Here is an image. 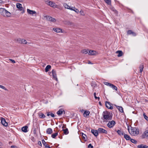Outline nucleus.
I'll return each mask as SVG.
<instances>
[{"mask_svg": "<svg viewBox=\"0 0 148 148\" xmlns=\"http://www.w3.org/2000/svg\"><path fill=\"white\" fill-rule=\"evenodd\" d=\"M112 113L109 111H103L102 114V117L101 119L103 122H108L109 120H111L112 117Z\"/></svg>", "mask_w": 148, "mask_h": 148, "instance_id": "f257e3e1", "label": "nucleus"}, {"mask_svg": "<svg viewBox=\"0 0 148 148\" xmlns=\"http://www.w3.org/2000/svg\"><path fill=\"white\" fill-rule=\"evenodd\" d=\"M44 1L46 4L51 7L54 8H57L60 10H61L62 9V7L60 6V5H56L53 1L49 0H44Z\"/></svg>", "mask_w": 148, "mask_h": 148, "instance_id": "f03ea898", "label": "nucleus"}, {"mask_svg": "<svg viewBox=\"0 0 148 148\" xmlns=\"http://www.w3.org/2000/svg\"><path fill=\"white\" fill-rule=\"evenodd\" d=\"M131 130H130L128 127L127 130L130 134L132 136H137L139 134V129L137 127H131Z\"/></svg>", "mask_w": 148, "mask_h": 148, "instance_id": "7ed1b4c3", "label": "nucleus"}, {"mask_svg": "<svg viewBox=\"0 0 148 148\" xmlns=\"http://www.w3.org/2000/svg\"><path fill=\"white\" fill-rule=\"evenodd\" d=\"M0 13L5 17H9L11 16V13L4 8H0Z\"/></svg>", "mask_w": 148, "mask_h": 148, "instance_id": "20e7f679", "label": "nucleus"}, {"mask_svg": "<svg viewBox=\"0 0 148 148\" xmlns=\"http://www.w3.org/2000/svg\"><path fill=\"white\" fill-rule=\"evenodd\" d=\"M108 122L107 125L109 128H113L116 124L115 121L114 120H109Z\"/></svg>", "mask_w": 148, "mask_h": 148, "instance_id": "39448f33", "label": "nucleus"}, {"mask_svg": "<svg viewBox=\"0 0 148 148\" xmlns=\"http://www.w3.org/2000/svg\"><path fill=\"white\" fill-rule=\"evenodd\" d=\"M106 106L107 108L110 110L113 109V106L112 104L109 102L106 101L105 102Z\"/></svg>", "mask_w": 148, "mask_h": 148, "instance_id": "423d86ee", "label": "nucleus"}, {"mask_svg": "<svg viewBox=\"0 0 148 148\" xmlns=\"http://www.w3.org/2000/svg\"><path fill=\"white\" fill-rule=\"evenodd\" d=\"M16 6L19 10L22 11V13H24L25 11L23 10V8L22 7L21 4L19 3H17L16 5Z\"/></svg>", "mask_w": 148, "mask_h": 148, "instance_id": "0eeeda50", "label": "nucleus"}, {"mask_svg": "<svg viewBox=\"0 0 148 148\" xmlns=\"http://www.w3.org/2000/svg\"><path fill=\"white\" fill-rule=\"evenodd\" d=\"M98 133L99 134H107L108 132L107 131L103 128H99L98 129Z\"/></svg>", "mask_w": 148, "mask_h": 148, "instance_id": "6e6552de", "label": "nucleus"}, {"mask_svg": "<svg viewBox=\"0 0 148 148\" xmlns=\"http://www.w3.org/2000/svg\"><path fill=\"white\" fill-rule=\"evenodd\" d=\"M51 72L53 78L56 81H58V79L57 77V75L56 71L54 69H53Z\"/></svg>", "mask_w": 148, "mask_h": 148, "instance_id": "1a4fd4ad", "label": "nucleus"}, {"mask_svg": "<svg viewBox=\"0 0 148 148\" xmlns=\"http://www.w3.org/2000/svg\"><path fill=\"white\" fill-rule=\"evenodd\" d=\"M45 17L46 18V19L48 21H50L52 22H55L56 21V20L55 18L51 16H46Z\"/></svg>", "mask_w": 148, "mask_h": 148, "instance_id": "9d476101", "label": "nucleus"}, {"mask_svg": "<svg viewBox=\"0 0 148 148\" xmlns=\"http://www.w3.org/2000/svg\"><path fill=\"white\" fill-rule=\"evenodd\" d=\"M1 123L4 126L6 127L8 125V123L6 122L4 118H2L1 119Z\"/></svg>", "mask_w": 148, "mask_h": 148, "instance_id": "9b49d317", "label": "nucleus"}, {"mask_svg": "<svg viewBox=\"0 0 148 148\" xmlns=\"http://www.w3.org/2000/svg\"><path fill=\"white\" fill-rule=\"evenodd\" d=\"M92 133L95 136H97L98 135L99 133L98 130H92L91 131Z\"/></svg>", "mask_w": 148, "mask_h": 148, "instance_id": "f8f14e48", "label": "nucleus"}, {"mask_svg": "<svg viewBox=\"0 0 148 148\" xmlns=\"http://www.w3.org/2000/svg\"><path fill=\"white\" fill-rule=\"evenodd\" d=\"M27 11L28 14L32 15H34V14H36V13L35 11L31 10L28 9H27Z\"/></svg>", "mask_w": 148, "mask_h": 148, "instance_id": "ddd939ff", "label": "nucleus"}, {"mask_svg": "<svg viewBox=\"0 0 148 148\" xmlns=\"http://www.w3.org/2000/svg\"><path fill=\"white\" fill-rule=\"evenodd\" d=\"M145 136L148 137V130L146 131L142 135V137L143 138H145Z\"/></svg>", "mask_w": 148, "mask_h": 148, "instance_id": "4468645a", "label": "nucleus"}, {"mask_svg": "<svg viewBox=\"0 0 148 148\" xmlns=\"http://www.w3.org/2000/svg\"><path fill=\"white\" fill-rule=\"evenodd\" d=\"M53 30L54 32H56L57 33H60L62 32V30L60 28H53Z\"/></svg>", "mask_w": 148, "mask_h": 148, "instance_id": "2eb2a0df", "label": "nucleus"}, {"mask_svg": "<svg viewBox=\"0 0 148 148\" xmlns=\"http://www.w3.org/2000/svg\"><path fill=\"white\" fill-rule=\"evenodd\" d=\"M27 128L28 127L25 126L22 127L21 130L23 132L26 133L28 132Z\"/></svg>", "mask_w": 148, "mask_h": 148, "instance_id": "dca6fc26", "label": "nucleus"}, {"mask_svg": "<svg viewBox=\"0 0 148 148\" xmlns=\"http://www.w3.org/2000/svg\"><path fill=\"white\" fill-rule=\"evenodd\" d=\"M137 147L140 148H148V146L146 145L141 144L138 145Z\"/></svg>", "mask_w": 148, "mask_h": 148, "instance_id": "f3484780", "label": "nucleus"}, {"mask_svg": "<svg viewBox=\"0 0 148 148\" xmlns=\"http://www.w3.org/2000/svg\"><path fill=\"white\" fill-rule=\"evenodd\" d=\"M52 130L50 128H48L46 130V133L48 134H51L52 133Z\"/></svg>", "mask_w": 148, "mask_h": 148, "instance_id": "a211bd4d", "label": "nucleus"}, {"mask_svg": "<svg viewBox=\"0 0 148 148\" xmlns=\"http://www.w3.org/2000/svg\"><path fill=\"white\" fill-rule=\"evenodd\" d=\"M90 113V112L88 110H86L84 112V116L85 117H86Z\"/></svg>", "mask_w": 148, "mask_h": 148, "instance_id": "6ab92c4d", "label": "nucleus"}, {"mask_svg": "<svg viewBox=\"0 0 148 148\" xmlns=\"http://www.w3.org/2000/svg\"><path fill=\"white\" fill-rule=\"evenodd\" d=\"M96 51L92 50H89L88 52V54L90 55H94L95 54Z\"/></svg>", "mask_w": 148, "mask_h": 148, "instance_id": "aec40b11", "label": "nucleus"}, {"mask_svg": "<svg viewBox=\"0 0 148 148\" xmlns=\"http://www.w3.org/2000/svg\"><path fill=\"white\" fill-rule=\"evenodd\" d=\"M116 108L119 110V111L121 112H123V108L121 106H116Z\"/></svg>", "mask_w": 148, "mask_h": 148, "instance_id": "412c9836", "label": "nucleus"}, {"mask_svg": "<svg viewBox=\"0 0 148 148\" xmlns=\"http://www.w3.org/2000/svg\"><path fill=\"white\" fill-rule=\"evenodd\" d=\"M124 137L126 140H129L131 139V138L130 136L128 135L125 134L124 135Z\"/></svg>", "mask_w": 148, "mask_h": 148, "instance_id": "4be33fe9", "label": "nucleus"}, {"mask_svg": "<svg viewBox=\"0 0 148 148\" xmlns=\"http://www.w3.org/2000/svg\"><path fill=\"white\" fill-rule=\"evenodd\" d=\"M63 110L62 109H60L57 112V114L58 115H60L63 113Z\"/></svg>", "mask_w": 148, "mask_h": 148, "instance_id": "5701e85b", "label": "nucleus"}, {"mask_svg": "<svg viewBox=\"0 0 148 148\" xmlns=\"http://www.w3.org/2000/svg\"><path fill=\"white\" fill-rule=\"evenodd\" d=\"M116 53H118L117 56L119 57L122 56L123 55V52L121 51H118Z\"/></svg>", "mask_w": 148, "mask_h": 148, "instance_id": "b1692460", "label": "nucleus"}, {"mask_svg": "<svg viewBox=\"0 0 148 148\" xmlns=\"http://www.w3.org/2000/svg\"><path fill=\"white\" fill-rule=\"evenodd\" d=\"M117 132L118 134L120 136L123 135H124V133L123 132H122L120 130H118L117 131Z\"/></svg>", "mask_w": 148, "mask_h": 148, "instance_id": "393cba45", "label": "nucleus"}, {"mask_svg": "<svg viewBox=\"0 0 148 148\" xmlns=\"http://www.w3.org/2000/svg\"><path fill=\"white\" fill-rule=\"evenodd\" d=\"M62 131H63L64 134L66 135L68 134L69 133L68 129L67 128L65 129H63Z\"/></svg>", "mask_w": 148, "mask_h": 148, "instance_id": "a878e982", "label": "nucleus"}, {"mask_svg": "<svg viewBox=\"0 0 148 148\" xmlns=\"http://www.w3.org/2000/svg\"><path fill=\"white\" fill-rule=\"evenodd\" d=\"M51 66L50 65H47L45 68V71L47 72L49 71V69H51Z\"/></svg>", "mask_w": 148, "mask_h": 148, "instance_id": "bb28decb", "label": "nucleus"}, {"mask_svg": "<svg viewBox=\"0 0 148 148\" xmlns=\"http://www.w3.org/2000/svg\"><path fill=\"white\" fill-rule=\"evenodd\" d=\"M39 117L42 119H44L45 118V115L42 113H39Z\"/></svg>", "mask_w": 148, "mask_h": 148, "instance_id": "cd10ccee", "label": "nucleus"}, {"mask_svg": "<svg viewBox=\"0 0 148 148\" xmlns=\"http://www.w3.org/2000/svg\"><path fill=\"white\" fill-rule=\"evenodd\" d=\"M88 50H87L86 49H84L81 51V52L83 54H86L87 53H88Z\"/></svg>", "mask_w": 148, "mask_h": 148, "instance_id": "c85d7f7f", "label": "nucleus"}, {"mask_svg": "<svg viewBox=\"0 0 148 148\" xmlns=\"http://www.w3.org/2000/svg\"><path fill=\"white\" fill-rule=\"evenodd\" d=\"M82 136L83 139L85 141H86L87 140V137L86 136L85 134L82 133Z\"/></svg>", "mask_w": 148, "mask_h": 148, "instance_id": "c756f323", "label": "nucleus"}, {"mask_svg": "<svg viewBox=\"0 0 148 148\" xmlns=\"http://www.w3.org/2000/svg\"><path fill=\"white\" fill-rule=\"evenodd\" d=\"M104 1L108 5H111V0H104Z\"/></svg>", "mask_w": 148, "mask_h": 148, "instance_id": "7c9ffc66", "label": "nucleus"}, {"mask_svg": "<svg viewBox=\"0 0 148 148\" xmlns=\"http://www.w3.org/2000/svg\"><path fill=\"white\" fill-rule=\"evenodd\" d=\"M144 67H143V64H141L140 65L139 68H140V73H142L143 71V69Z\"/></svg>", "mask_w": 148, "mask_h": 148, "instance_id": "2f4dec72", "label": "nucleus"}, {"mask_svg": "<svg viewBox=\"0 0 148 148\" xmlns=\"http://www.w3.org/2000/svg\"><path fill=\"white\" fill-rule=\"evenodd\" d=\"M21 43L23 44H27V42L26 40L25 39H22L20 40Z\"/></svg>", "mask_w": 148, "mask_h": 148, "instance_id": "473e14b6", "label": "nucleus"}, {"mask_svg": "<svg viewBox=\"0 0 148 148\" xmlns=\"http://www.w3.org/2000/svg\"><path fill=\"white\" fill-rule=\"evenodd\" d=\"M63 6L65 8H67L69 9L70 8V6L67 4L66 3H64L63 4Z\"/></svg>", "mask_w": 148, "mask_h": 148, "instance_id": "72a5a7b5", "label": "nucleus"}, {"mask_svg": "<svg viewBox=\"0 0 148 148\" xmlns=\"http://www.w3.org/2000/svg\"><path fill=\"white\" fill-rule=\"evenodd\" d=\"M58 135V132H56L54 134H53L51 135V137L53 138H55L56 136Z\"/></svg>", "mask_w": 148, "mask_h": 148, "instance_id": "f704fd0d", "label": "nucleus"}, {"mask_svg": "<svg viewBox=\"0 0 148 148\" xmlns=\"http://www.w3.org/2000/svg\"><path fill=\"white\" fill-rule=\"evenodd\" d=\"M110 87L112 88L114 90H117V88L116 87L112 84L111 85V86Z\"/></svg>", "mask_w": 148, "mask_h": 148, "instance_id": "c9c22d12", "label": "nucleus"}, {"mask_svg": "<svg viewBox=\"0 0 148 148\" xmlns=\"http://www.w3.org/2000/svg\"><path fill=\"white\" fill-rule=\"evenodd\" d=\"M103 83L105 85L109 86L110 87V86H111V85L112 84L107 82H104Z\"/></svg>", "mask_w": 148, "mask_h": 148, "instance_id": "e433bc0d", "label": "nucleus"}, {"mask_svg": "<svg viewBox=\"0 0 148 148\" xmlns=\"http://www.w3.org/2000/svg\"><path fill=\"white\" fill-rule=\"evenodd\" d=\"M130 141L132 143L135 144H136L137 143V141L133 139H131Z\"/></svg>", "mask_w": 148, "mask_h": 148, "instance_id": "4c0bfd02", "label": "nucleus"}, {"mask_svg": "<svg viewBox=\"0 0 148 148\" xmlns=\"http://www.w3.org/2000/svg\"><path fill=\"white\" fill-rule=\"evenodd\" d=\"M42 141L43 144L44 145V146H45V147H46L48 145V144L46 143V142L44 139L42 140Z\"/></svg>", "mask_w": 148, "mask_h": 148, "instance_id": "58836bf2", "label": "nucleus"}, {"mask_svg": "<svg viewBox=\"0 0 148 148\" xmlns=\"http://www.w3.org/2000/svg\"><path fill=\"white\" fill-rule=\"evenodd\" d=\"M143 115L144 118L145 119L148 121V117L146 115L145 113H143Z\"/></svg>", "mask_w": 148, "mask_h": 148, "instance_id": "ea45409f", "label": "nucleus"}, {"mask_svg": "<svg viewBox=\"0 0 148 148\" xmlns=\"http://www.w3.org/2000/svg\"><path fill=\"white\" fill-rule=\"evenodd\" d=\"M132 31L131 30H129L127 32V35H131L132 34Z\"/></svg>", "mask_w": 148, "mask_h": 148, "instance_id": "a19ab883", "label": "nucleus"}, {"mask_svg": "<svg viewBox=\"0 0 148 148\" xmlns=\"http://www.w3.org/2000/svg\"><path fill=\"white\" fill-rule=\"evenodd\" d=\"M80 13L83 16L85 15V14L84 12V11L82 10H81L80 12Z\"/></svg>", "mask_w": 148, "mask_h": 148, "instance_id": "79ce46f5", "label": "nucleus"}, {"mask_svg": "<svg viewBox=\"0 0 148 148\" xmlns=\"http://www.w3.org/2000/svg\"><path fill=\"white\" fill-rule=\"evenodd\" d=\"M75 9H76V8H75V7H71L70 6V8L69 9L71 10H73V11H75Z\"/></svg>", "mask_w": 148, "mask_h": 148, "instance_id": "37998d69", "label": "nucleus"}, {"mask_svg": "<svg viewBox=\"0 0 148 148\" xmlns=\"http://www.w3.org/2000/svg\"><path fill=\"white\" fill-rule=\"evenodd\" d=\"M0 88H1L6 90H8L7 89H6V88H5L4 86H3L0 85Z\"/></svg>", "mask_w": 148, "mask_h": 148, "instance_id": "c03bdc74", "label": "nucleus"}, {"mask_svg": "<svg viewBox=\"0 0 148 148\" xmlns=\"http://www.w3.org/2000/svg\"><path fill=\"white\" fill-rule=\"evenodd\" d=\"M88 147L89 148H93V147L92 145L91 144H90L88 146Z\"/></svg>", "mask_w": 148, "mask_h": 148, "instance_id": "a18cd8bd", "label": "nucleus"}, {"mask_svg": "<svg viewBox=\"0 0 148 148\" xmlns=\"http://www.w3.org/2000/svg\"><path fill=\"white\" fill-rule=\"evenodd\" d=\"M131 34L132 35V36H136V34L134 32H133L132 31V34Z\"/></svg>", "mask_w": 148, "mask_h": 148, "instance_id": "49530a36", "label": "nucleus"}, {"mask_svg": "<svg viewBox=\"0 0 148 148\" xmlns=\"http://www.w3.org/2000/svg\"><path fill=\"white\" fill-rule=\"evenodd\" d=\"M10 60L13 63H15V62L14 60L12 59H10Z\"/></svg>", "mask_w": 148, "mask_h": 148, "instance_id": "de8ad7c7", "label": "nucleus"}, {"mask_svg": "<svg viewBox=\"0 0 148 148\" xmlns=\"http://www.w3.org/2000/svg\"><path fill=\"white\" fill-rule=\"evenodd\" d=\"M38 144L39 145L42 146V144L40 141H39L38 142Z\"/></svg>", "mask_w": 148, "mask_h": 148, "instance_id": "09e8293b", "label": "nucleus"}, {"mask_svg": "<svg viewBox=\"0 0 148 148\" xmlns=\"http://www.w3.org/2000/svg\"><path fill=\"white\" fill-rule=\"evenodd\" d=\"M50 115L52 117H54L55 116L54 114H53V113H51V112L50 113Z\"/></svg>", "mask_w": 148, "mask_h": 148, "instance_id": "8fccbe9b", "label": "nucleus"}, {"mask_svg": "<svg viewBox=\"0 0 148 148\" xmlns=\"http://www.w3.org/2000/svg\"><path fill=\"white\" fill-rule=\"evenodd\" d=\"M74 11L77 13H78L79 12V10L76 8L75 10V11Z\"/></svg>", "mask_w": 148, "mask_h": 148, "instance_id": "3c124183", "label": "nucleus"}, {"mask_svg": "<svg viewBox=\"0 0 148 148\" xmlns=\"http://www.w3.org/2000/svg\"><path fill=\"white\" fill-rule=\"evenodd\" d=\"M96 92H94V97L95 98V99H97V97H96Z\"/></svg>", "mask_w": 148, "mask_h": 148, "instance_id": "603ef678", "label": "nucleus"}, {"mask_svg": "<svg viewBox=\"0 0 148 148\" xmlns=\"http://www.w3.org/2000/svg\"><path fill=\"white\" fill-rule=\"evenodd\" d=\"M33 132L34 134H36V129L35 128L34 129Z\"/></svg>", "mask_w": 148, "mask_h": 148, "instance_id": "864d4df0", "label": "nucleus"}, {"mask_svg": "<svg viewBox=\"0 0 148 148\" xmlns=\"http://www.w3.org/2000/svg\"><path fill=\"white\" fill-rule=\"evenodd\" d=\"M24 0H16V1L18 2H23L24 1Z\"/></svg>", "mask_w": 148, "mask_h": 148, "instance_id": "5fc2aeb1", "label": "nucleus"}, {"mask_svg": "<svg viewBox=\"0 0 148 148\" xmlns=\"http://www.w3.org/2000/svg\"><path fill=\"white\" fill-rule=\"evenodd\" d=\"M11 148H17L16 146L14 145L11 146Z\"/></svg>", "mask_w": 148, "mask_h": 148, "instance_id": "6e6d98bb", "label": "nucleus"}, {"mask_svg": "<svg viewBox=\"0 0 148 148\" xmlns=\"http://www.w3.org/2000/svg\"><path fill=\"white\" fill-rule=\"evenodd\" d=\"M50 112H47V116H49V115H50Z\"/></svg>", "mask_w": 148, "mask_h": 148, "instance_id": "4d7b16f0", "label": "nucleus"}, {"mask_svg": "<svg viewBox=\"0 0 148 148\" xmlns=\"http://www.w3.org/2000/svg\"><path fill=\"white\" fill-rule=\"evenodd\" d=\"M2 2L3 1L2 0H0V6H1V5Z\"/></svg>", "mask_w": 148, "mask_h": 148, "instance_id": "13d9d810", "label": "nucleus"}, {"mask_svg": "<svg viewBox=\"0 0 148 148\" xmlns=\"http://www.w3.org/2000/svg\"><path fill=\"white\" fill-rule=\"evenodd\" d=\"M46 148H51L48 145L45 147Z\"/></svg>", "mask_w": 148, "mask_h": 148, "instance_id": "bf43d9fd", "label": "nucleus"}, {"mask_svg": "<svg viewBox=\"0 0 148 148\" xmlns=\"http://www.w3.org/2000/svg\"><path fill=\"white\" fill-rule=\"evenodd\" d=\"M2 145L3 144L1 142H0V146H2Z\"/></svg>", "mask_w": 148, "mask_h": 148, "instance_id": "052dcab7", "label": "nucleus"}, {"mask_svg": "<svg viewBox=\"0 0 148 148\" xmlns=\"http://www.w3.org/2000/svg\"><path fill=\"white\" fill-rule=\"evenodd\" d=\"M32 141L33 142H35V140H34V138L33 137V139H32Z\"/></svg>", "mask_w": 148, "mask_h": 148, "instance_id": "680f3d73", "label": "nucleus"}, {"mask_svg": "<svg viewBox=\"0 0 148 148\" xmlns=\"http://www.w3.org/2000/svg\"><path fill=\"white\" fill-rule=\"evenodd\" d=\"M59 138H60V139H62V136L59 137Z\"/></svg>", "mask_w": 148, "mask_h": 148, "instance_id": "e2e57ef3", "label": "nucleus"}, {"mask_svg": "<svg viewBox=\"0 0 148 148\" xmlns=\"http://www.w3.org/2000/svg\"><path fill=\"white\" fill-rule=\"evenodd\" d=\"M88 64H92V63H91V62H90V61H89V62H88Z\"/></svg>", "mask_w": 148, "mask_h": 148, "instance_id": "0e129e2a", "label": "nucleus"}, {"mask_svg": "<svg viewBox=\"0 0 148 148\" xmlns=\"http://www.w3.org/2000/svg\"><path fill=\"white\" fill-rule=\"evenodd\" d=\"M99 105H101V102L99 101Z\"/></svg>", "mask_w": 148, "mask_h": 148, "instance_id": "69168bd1", "label": "nucleus"}, {"mask_svg": "<svg viewBox=\"0 0 148 148\" xmlns=\"http://www.w3.org/2000/svg\"><path fill=\"white\" fill-rule=\"evenodd\" d=\"M63 113L64 114H65V111L63 110Z\"/></svg>", "mask_w": 148, "mask_h": 148, "instance_id": "338daca9", "label": "nucleus"}, {"mask_svg": "<svg viewBox=\"0 0 148 148\" xmlns=\"http://www.w3.org/2000/svg\"><path fill=\"white\" fill-rule=\"evenodd\" d=\"M97 99H98V100H99L100 99L99 97H97Z\"/></svg>", "mask_w": 148, "mask_h": 148, "instance_id": "774afa93", "label": "nucleus"}]
</instances>
